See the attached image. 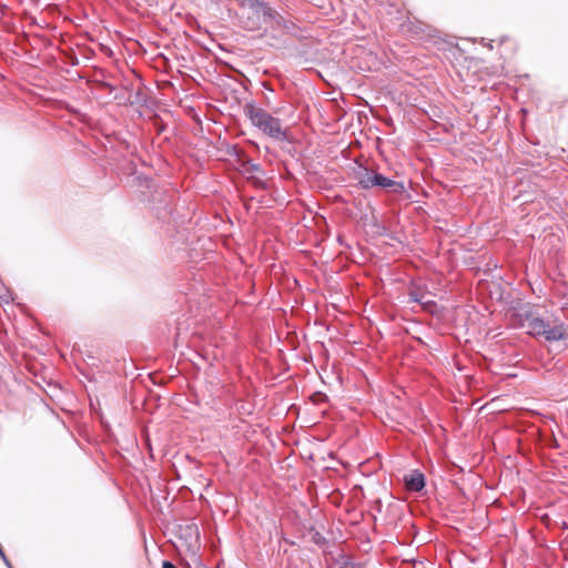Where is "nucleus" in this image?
I'll list each match as a JSON object with an SVG mask.
<instances>
[{
    "mask_svg": "<svg viewBox=\"0 0 568 568\" xmlns=\"http://www.w3.org/2000/svg\"><path fill=\"white\" fill-rule=\"evenodd\" d=\"M516 317L518 325L526 329V333L538 338L544 337L547 342L568 341V325L548 312H540L535 306H523Z\"/></svg>",
    "mask_w": 568,
    "mask_h": 568,
    "instance_id": "obj_1",
    "label": "nucleus"
},
{
    "mask_svg": "<svg viewBox=\"0 0 568 568\" xmlns=\"http://www.w3.org/2000/svg\"><path fill=\"white\" fill-rule=\"evenodd\" d=\"M244 114L250 119L253 126L257 128L265 135L276 141H290L287 129L282 128L281 120L255 105L247 102L243 106Z\"/></svg>",
    "mask_w": 568,
    "mask_h": 568,
    "instance_id": "obj_2",
    "label": "nucleus"
},
{
    "mask_svg": "<svg viewBox=\"0 0 568 568\" xmlns=\"http://www.w3.org/2000/svg\"><path fill=\"white\" fill-rule=\"evenodd\" d=\"M237 1L244 10H247L244 21L245 28L252 31L260 30L262 28V16L268 4L261 0Z\"/></svg>",
    "mask_w": 568,
    "mask_h": 568,
    "instance_id": "obj_3",
    "label": "nucleus"
},
{
    "mask_svg": "<svg viewBox=\"0 0 568 568\" xmlns=\"http://www.w3.org/2000/svg\"><path fill=\"white\" fill-rule=\"evenodd\" d=\"M262 24H270L274 30H281L286 34H295L297 30V27L292 20L284 18L270 6L264 10Z\"/></svg>",
    "mask_w": 568,
    "mask_h": 568,
    "instance_id": "obj_4",
    "label": "nucleus"
},
{
    "mask_svg": "<svg viewBox=\"0 0 568 568\" xmlns=\"http://www.w3.org/2000/svg\"><path fill=\"white\" fill-rule=\"evenodd\" d=\"M179 536L189 548L195 547L200 540V530L195 523L179 526Z\"/></svg>",
    "mask_w": 568,
    "mask_h": 568,
    "instance_id": "obj_5",
    "label": "nucleus"
},
{
    "mask_svg": "<svg viewBox=\"0 0 568 568\" xmlns=\"http://www.w3.org/2000/svg\"><path fill=\"white\" fill-rule=\"evenodd\" d=\"M374 186L388 190L395 194H402L405 191L404 183L400 181L392 180L378 172L373 176Z\"/></svg>",
    "mask_w": 568,
    "mask_h": 568,
    "instance_id": "obj_6",
    "label": "nucleus"
},
{
    "mask_svg": "<svg viewBox=\"0 0 568 568\" xmlns=\"http://www.w3.org/2000/svg\"><path fill=\"white\" fill-rule=\"evenodd\" d=\"M355 174L358 185L362 189L368 190L374 187L373 176L376 174V171L365 166H359Z\"/></svg>",
    "mask_w": 568,
    "mask_h": 568,
    "instance_id": "obj_7",
    "label": "nucleus"
},
{
    "mask_svg": "<svg viewBox=\"0 0 568 568\" xmlns=\"http://www.w3.org/2000/svg\"><path fill=\"white\" fill-rule=\"evenodd\" d=\"M407 489L412 491H420L425 487V476L419 470H414L405 478Z\"/></svg>",
    "mask_w": 568,
    "mask_h": 568,
    "instance_id": "obj_8",
    "label": "nucleus"
},
{
    "mask_svg": "<svg viewBox=\"0 0 568 568\" xmlns=\"http://www.w3.org/2000/svg\"><path fill=\"white\" fill-rule=\"evenodd\" d=\"M154 210L158 219L162 221H169L170 216L172 215L171 201L164 200L163 206H155Z\"/></svg>",
    "mask_w": 568,
    "mask_h": 568,
    "instance_id": "obj_9",
    "label": "nucleus"
},
{
    "mask_svg": "<svg viewBox=\"0 0 568 568\" xmlns=\"http://www.w3.org/2000/svg\"><path fill=\"white\" fill-rule=\"evenodd\" d=\"M418 304H420L423 308L429 313H434L437 307L436 302L433 300H427L426 296L422 298V302H419Z\"/></svg>",
    "mask_w": 568,
    "mask_h": 568,
    "instance_id": "obj_10",
    "label": "nucleus"
},
{
    "mask_svg": "<svg viewBox=\"0 0 568 568\" xmlns=\"http://www.w3.org/2000/svg\"><path fill=\"white\" fill-rule=\"evenodd\" d=\"M409 301L419 303L422 302V298L425 297V294L417 292L416 290H410L408 293Z\"/></svg>",
    "mask_w": 568,
    "mask_h": 568,
    "instance_id": "obj_11",
    "label": "nucleus"
},
{
    "mask_svg": "<svg viewBox=\"0 0 568 568\" xmlns=\"http://www.w3.org/2000/svg\"><path fill=\"white\" fill-rule=\"evenodd\" d=\"M339 568H363V566L361 564H357V562H354L351 560H346L341 565Z\"/></svg>",
    "mask_w": 568,
    "mask_h": 568,
    "instance_id": "obj_12",
    "label": "nucleus"
},
{
    "mask_svg": "<svg viewBox=\"0 0 568 568\" xmlns=\"http://www.w3.org/2000/svg\"><path fill=\"white\" fill-rule=\"evenodd\" d=\"M162 568H178L173 562L169 561V560H164L162 562Z\"/></svg>",
    "mask_w": 568,
    "mask_h": 568,
    "instance_id": "obj_13",
    "label": "nucleus"
},
{
    "mask_svg": "<svg viewBox=\"0 0 568 568\" xmlns=\"http://www.w3.org/2000/svg\"><path fill=\"white\" fill-rule=\"evenodd\" d=\"M250 169H251V171H254V172H260L261 171V166L258 164H255V163H251L250 164Z\"/></svg>",
    "mask_w": 568,
    "mask_h": 568,
    "instance_id": "obj_14",
    "label": "nucleus"
},
{
    "mask_svg": "<svg viewBox=\"0 0 568 568\" xmlns=\"http://www.w3.org/2000/svg\"><path fill=\"white\" fill-rule=\"evenodd\" d=\"M0 558H1L2 560H4V559L7 558V556H6V554H4L3 549H2V547H0Z\"/></svg>",
    "mask_w": 568,
    "mask_h": 568,
    "instance_id": "obj_15",
    "label": "nucleus"
},
{
    "mask_svg": "<svg viewBox=\"0 0 568 568\" xmlns=\"http://www.w3.org/2000/svg\"><path fill=\"white\" fill-rule=\"evenodd\" d=\"M3 562L6 564V566H7L8 568H13V567L11 566V564H10V561H9V559H8V558H6V559L3 560Z\"/></svg>",
    "mask_w": 568,
    "mask_h": 568,
    "instance_id": "obj_16",
    "label": "nucleus"
},
{
    "mask_svg": "<svg viewBox=\"0 0 568 568\" xmlns=\"http://www.w3.org/2000/svg\"><path fill=\"white\" fill-rule=\"evenodd\" d=\"M315 541L318 544L321 541V538H315Z\"/></svg>",
    "mask_w": 568,
    "mask_h": 568,
    "instance_id": "obj_17",
    "label": "nucleus"
}]
</instances>
